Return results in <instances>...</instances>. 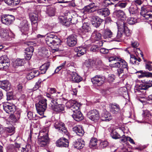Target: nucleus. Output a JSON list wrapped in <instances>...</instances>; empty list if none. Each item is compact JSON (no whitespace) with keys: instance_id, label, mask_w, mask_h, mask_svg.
<instances>
[{"instance_id":"f257e3e1","label":"nucleus","mask_w":152,"mask_h":152,"mask_svg":"<svg viewBox=\"0 0 152 152\" xmlns=\"http://www.w3.org/2000/svg\"><path fill=\"white\" fill-rule=\"evenodd\" d=\"M115 49V48H113L108 49V54L110 56L109 60L110 62L113 61H116L112 64V66L118 68L117 74L121 78L124 76L125 74L128 72V67L127 63L124 60L115 56L117 54Z\"/></svg>"},{"instance_id":"f03ea898","label":"nucleus","mask_w":152,"mask_h":152,"mask_svg":"<svg viewBox=\"0 0 152 152\" xmlns=\"http://www.w3.org/2000/svg\"><path fill=\"white\" fill-rule=\"evenodd\" d=\"M80 104L75 101L71 102V106L69 109L70 113H73L72 116L74 119L76 121H79L83 118V115L79 109Z\"/></svg>"},{"instance_id":"7ed1b4c3","label":"nucleus","mask_w":152,"mask_h":152,"mask_svg":"<svg viewBox=\"0 0 152 152\" xmlns=\"http://www.w3.org/2000/svg\"><path fill=\"white\" fill-rule=\"evenodd\" d=\"M46 44L49 46L54 48H58L61 45V41L59 38L52 33L48 34L45 39Z\"/></svg>"},{"instance_id":"20e7f679","label":"nucleus","mask_w":152,"mask_h":152,"mask_svg":"<svg viewBox=\"0 0 152 152\" xmlns=\"http://www.w3.org/2000/svg\"><path fill=\"white\" fill-rule=\"evenodd\" d=\"M34 45V43L32 41H28L25 43V45L29 46L25 49V58L26 60H29L31 58L33 55L34 48L32 45Z\"/></svg>"},{"instance_id":"39448f33","label":"nucleus","mask_w":152,"mask_h":152,"mask_svg":"<svg viewBox=\"0 0 152 152\" xmlns=\"http://www.w3.org/2000/svg\"><path fill=\"white\" fill-rule=\"evenodd\" d=\"M105 77L101 75H96L91 78L92 84L95 86L100 87L104 84L105 81Z\"/></svg>"},{"instance_id":"423d86ee","label":"nucleus","mask_w":152,"mask_h":152,"mask_svg":"<svg viewBox=\"0 0 152 152\" xmlns=\"http://www.w3.org/2000/svg\"><path fill=\"white\" fill-rule=\"evenodd\" d=\"M142 84H140L136 87L135 90V92L136 93L142 92V90H146L150 87L152 86V80L151 81H145V80H142Z\"/></svg>"},{"instance_id":"0eeeda50","label":"nucleus","mask_w":152,"mask_h":152,"mask_svg":"<svg viewBox=\"0 0 152 152\" xmlns=\"http://www.w3.org/2000/svg\"><path fill=\"white\" fill-rule=\"evenodd\" d=\"M99 6L95 5L94 2H91L89 4L85 6L81 10V12L86 14L91 13L95 11L97 8H99Z\"/></svg>"},{"instance_id":"6e6552de","label":"nucleus","mask_w":152,"mask_h":152,"mask_svg":"<svg viewBox=\"0 0 152 152\" xmlns=\"http://www.w3.org/2000/svg\"><path fill=\"white\" fill-rule=\"evenodd\" d=\"M113 16L117 18H118L119 20L117 23L118 26V23L123 21L125 22L126 20V16L124 12L122 10H116L114 11L113 13Z\"/></svg>"},{"instance_id":"1a4fd4ad","label":"nucleus","mask_w":152,"mask_h":152,"mask_svg":"<svg viewBox=\"0 0 152 152\" xmlns=\"http://www.w3.org/2000/svg\"><path fill=\"white\" fill-rule=\"evenodd\" d=\"M10 66V61L6 55H4L0 57V70L6 69Z\"/></svg>"},{"instance_id":"9d476101","label":"nucleus","mask_w":152,"mask_h":152,"mask_svg":"<svg viewBox=\"0 0 152 152\" xmlns=\"http://www.w3.org/2000/svg\"><path fill=\"white\" fill-rule=\"evenodd\" d=\"M67 80L68 81H72L74 83H78L83 80L81 77L78 75L77 73L72 72L68 74L67 77Z\"/></svg>"},{"instance_id":"9b49d317","label":"nucleus","mask_w":152,"mask_h":152,"mask_svg":"<svg viewBox=\"0 0 152 152\" xmlns=\"http://www.w3.org/2000/svg\"><path fill=\"white\" fill-rule=\"evenodd\" d=\"M120 21L118 23V28L120 29H122V32L124 33L126 36L127 37H129L132 33L131 31L128 28V24L126 22L124 21L121 22Z\"/></svg>"},{"instance_id":"f8f14e48","label":"nucleus","mask_w":152,"mask_h":152,"mask_svg":"<svg viewBox=\"0 0 152 152\" xmlns=\"http://www.w3.org/2000/svg\"><path fill=\"white\" fill-rule=\"evenodd\" d=\"M1 21L3 23L10 25L15 20L14 17L12 15H3L1 16Z\"/></svg>"},{"instance_id":"ddd939ff","label":"nucleus","mask_w":152,"mask_h":152,"mask_svg":"<svg viewBox=\"0 0 152 152\" xmlns=\"http://www.w3.org/2000/svg\"><path fill=\"white\" fill-rule=\"evenodd\" d=\"M87 116L92 121H96L99 117V111L96 109L91 110L88 112Z\"/></svg>"},{"instance_id":"4468645a","label":"nucleus","mask_w":152,"mask_h":152,"mask_svg":"<svg viewBox=\"0 0 152 152\" xmlns=\"http://www.w3.org/2000/svg\"><path fill=\"white\" fill-rule=\"evenodd\" d=\"M77 36L75 34L70 35L67 38V44L70 47L75 46L77 43Z\"/></svg>"},{"instance_id":"2eb2a0df","label":"nucleus","mask_w":152,"mask_h":152,"mask_svg":"<svg viewBox=\"0 0 152 152\" xmlns=\"http://www.w3.org/2000/svg\"><path fill=\"white\" fill-rule=\"evenodd\" d=\"M69 144L68 140L64 137L60 138L56 142L57 146L60 147H67L69 146Z\"/></svg>"},{"instance_id":"dca6fc26","label":"nucleus","mask_w":152,"mask_h":152,"mask_svg":"<svg viewBox=\"0 0 152 152\" xmlns=\"http://www.w3.org/2000/svg\"><path fill=\"white\" fill-rule=\"evenodd\" d=\"M59 21L62 24L65 26H68L71 23H75V22L73 21L74 19H71L70 18H69L68 16L59 18Z\"/></svg>"},{"instance_id":"f3484780","label":"nucleus","mask_w":152,"mask_h":152,"mask_svg":"<svg viewBox=\"0 0 152 152\" xmlns=\"http://www.w3.org/2000/svg\"><path fill=\"white\" fill-rule=\"evenodd\" d=\"M54 126L56 129L62 132L65 134H68L66 128L64 126V124L62 122H56L54 124Z\"/></svg>"},{"instance_id":"a211bd4d","label":"nucleus","mask_w":152,"mask_h":152,"mask_svg":"<svg viewBox=\"0 0 152 152\" xmlns=\"http://www.w3.org/2000/svg\"><path fill=\"white\" fill-rule=\"evenodd\" d=\"M3 109L5 112L8 113L12 114L15 110V106L14 105L5 103L3 104Z\"/></svg>"},{"instance_id":"6ab92c4d","label":"nucleus","mask_w":152,"mask_h":152,"mask_svg":"<svg viewBox=\"0 0 152 152\" xmlns=\"http://www.w3.org/2000/svg\"><path fill=\"white\" fill-rule=\"evenodd\" d=\"M110 112L114 114H117L121 111L119 105L116 103H112L109 105Z\"/></svg>"},{"instance_id":"aec40b11","label":"nucleus","mask_w":152,"mask_h":152,"mask_svg":"<svg viewBox=\"0 0 152 152\" xmlns=\"http://www.w3.org/2000/svg\"><path fill=\"white\" fill-rule=\"evenodd\" d=\"M104 20L97 16H94L92 17L91 23L93 26L96 28L99 27Z\"/></svg>"},{"instance_id":"412c9836","label":"nucleus","mask_w":152,"mask_h":152,"mask_svg":"<svg viewBox=\"0 0 152 152\" xmlns=\"http://www.w3.org/2000/svg\"><path fill=\"white\" fill-rule=\"evenodd\" d=\"M0 87L6 91L11 89V84L8 80L0 81Z\"/></svg>"},{"instance_id":"4be33fe9","label":"nucleus","mask_w":152,"mask_h":152,"mask_svg":"<svg viewBox=\"0 0 152 152\" xmlns=\"http://www.w3.org/2000/svg\"><path fill=\"white\" fill-rule=\"evenodd\" d=\"M99 7V8H97L98 9L97 10L98 15L105 17L108 16L110 14V11L107 8H101L100 7Z\"/></svg>"},{"instance_id":"5701e85b","label":"nucleus","mask_w":152,"mask_h":152,"mask_svg":"<svg viewBox=\"0 0 152 152\" xmlns=\"http://www.w3.org/2000/svg\"><path fill=\"white\" fill-rule=\"evenodd\" d=\"M74 147L78 149H81L85 145V142L82 139H80L73 142Z\"/></svg>"},{"instance_id":"b1692460","label":"nucleus","mask_w":152,"mask_h":152,"mask_svg":"<svg viewBox=\"0 0 152 152\" xmlns=\"http://www.w3.org/2000/svg\"><path fill=\"white\" fill-rule=\"evenodd\" d=\"M86 49L85 47H78L75 49V51L77 53L75 55L76 56L80 57L83 55L86 52Z\"/></svg>"},{"instance_id":"393cba45","label":"nucleus","mask_w":152,"mask_h":152,"mask_svg":"<svg viewBox=\"0 0 152 152\" xmlns=\"http://www.w3.org/2000/svg\"><path fill=\"white\" fill-rule=\"evenodd\" d=\"M0 36L4 41H9L11 39L8 33L6 30H1L0 31Z\"/></svg>"},{"instance_id":"a878e982","label":"nucleus","mask_w":152,"mask_h":152,"mask_svg":"<svg viewBox=\"0 0 152 152\" xmlns=\"http://www.w3.org/2000/svg\"><path fill=\"white\" fill-rule=\"evenodd\" d=\"M102 37L105 39L111 38L113 37V33L109 29H105L103 32Z\"/></svg>"},{"instance_id":"bb28decb","label":"nucleus","mask_w":152,"mask_h":152,"mask_svg":"<svg viewBox=\"0 0 152 152\" xmlns=\"http://www.w3.org/2000/svg\"><path fill=\"white\" fill-rule=\"evenodd\" d=\"M74 131L78 135L81 136L84 134V132L82 127L80 125H78L73 128Z\"/></svg>"},{"instance_id":"cd10ccee","label":"nucleus","mask_w":152,"mask_h":152,"mask_svg":"<svg viewBox=\"0 0 152 152\" xmlns=\"http://www.w3.org/2000/svg\"><path fill=\"white\" fill-rule=\"evenodd\" d=\"M56 9L53 7H48L46 11V14L49 17H53L55 15Z\"/></svg>"},{"instance_id":"c85d7f7f","label":"nucleus","mask_w":152,"mask_h":152,"mask_svg":"<svg viewBox=\"0 0 152 152\" xmlns=\"http://www.w3.org/2000/svg\"><path fill=\"white\" fill-rule=\"evenodd\" d=\"M65 106L63 104H57L52 106V109L55 112L60 113L64 110Z\"/></svg>"},{"instance_id":"c756f323","label":"nucleus","mask_w":152,"mask_h":152,"mask_svg":"<svg viewBox=\"0 0 152 152\" xmlns=\"http://www.w3.org/2000/svg\"><path fill=\"white\" fill-rule=\"evenodd\" d=\"M20 30L22 34L26 35L28 33V26L27 23H24L23 22L21 23Z\"/></svg>"},{"instance_id":"7c9ffc66","label":"nucleus","mask_w":152,"mask_h":152,"mask_svg":"<svg viewBox=\"0 0 152 152\" xmlns=\"http://www.w3.org/2000/svg\"><path fill=\"white\" fill-rule=\"evenodd\" d=\"M137 73H140L141 74L138 75L139 78H142L144 77H152V73L147 72L145 71L140 70L137 72Z\"/></svg>"},{"instance_id":"2f4dec72","label":"nucleus","mask_w":152,"mask_h":152,"mask_svg":"<svg viewBox=\"0 0 152 152\" xmlns=\"http://www.w3.org/2000/svg\"><path fill=\"white\" fill-rule=\"evenodd\" d=\"M102 34L97 31H94L91 36V38L94 41H98L101 39Z\"/></svg>"},{"instance_id":"473e14b6","label":"nucleus","mask_w":152,"mask_h":152,"mask_svg":"<svg viewBox=\"0 0 152 152\" xmlns=\"http://www.w3.org/2000/svg\"><path fill=\"white\" fill-rule=\"evenodd\" d=\"M4 2L9 6L14 7L19 4V0H4Z\"/></svg>"},{"instance_id":"72a5a7b5","label":"nucleus","mask_w":152,"mask_h":152,"mask_svg":"<svg viewBox=\"0 0 152 152\" xmlns=\"http://www.w3.org/2000/svg\"><path fill=\"white\" fill-rule=\"evenodd\" d=\"M50 62H48L44 64L40 67V73L44 74L45 73L47 70L50 66Z\"/></svg>"},{"instance_id":"f704fd0d","label":"nucleus","mask_w":152,"mask_h":152,"mask_svg":"<svg viewBox=\"0 0 152 152\" xmlns=\"http://www.w3.org/2000/svg\"><path fill=\"white\" fill-rule=\"evenodd\" d=\"M112 119V116L111 114L108 112H106L102 115L101 120L102 121H109Z\"/></svg>"},{"instance_id":"c9c22d12","label":"nucleus","mask_w":152,"mask_h":152,"mask_svg":"<svg viewBox=\"0 0 152 152\" xmlns=\"http://www.w3.org/2000/svg\"><path fill=\"white\" fill-rule=\"evenodd\" d=\"M29 17L32 23H36L37 22L38 15L34 13H30Z\"/></svg>"},{"instance_id":"e433bc0d","label":"nucleus","mask_w":152,"mask_h":152,"mask_svg":"<svg viewBox=\"0 0 152 152\" xmlns=\"http://www.w3.org/2000/svg\"><path fill=\"white\" fill-rule=\"evenodd\" d=\"M35 105L37 113L41 115H43L47 107H43L39 105H38L36 104H35Z\"/></svg>"},{"instance_id":"4c0bfd02","label":"nucleus","mask_w":152,"mask_h":152,"mask_svg":"<svg viewBox=\"0 0 152 152\" xmlns=\"http://www.w3.org/2000/svg\"><path fill=\"white\" fill-rule=\"evenodd\" d=\"M151 13L149 12H148L144 14V15H142L141 16L143 18V19L146 20H149V21H152V10H150Z\"/></svg>"},{"instance_id":"58836bf2","label":"nucleus","mask_w":152,"mask_h":152,"mask_svg":"<svg viewBox=\"0 0 152 152\" xmlns=\"http://www.w3.org/2000/svg\"><path fill=\"white\" fill-rule=\"evenodd\" d=\"M127 4V3L126 1H119L114 6L115 7H119L120 8H123L126 7Z\"/></svg>"},{"instance_id":"ea45409f","label":"nucleus","mask_w":152,"mask_h":152,"mask_svg":"<svg viewBox=\"0 0 152 152\" xmlns=\"http://www.w3.org/2000/svg\"><path fill=\"white\" fill-rule=\"evenodd\" d=\"M14 130V127H8L5 128L4 131V132L3 133V136L5 137H7L9 135L8 134H6V135H4V134L7 133H12L13 132Z\"/></svg>"},{"instance_id":"a19ab883","label":"nucleus","mask_w":152,"mask_h":152,"mask_svg":"<svg viewBox=\"0 0 152 152\" xmlns=\"http://www.w3.org/2000/svg\"><path fill=\"white\" fill-rule=\"evenodd\" d=\"M47 100L46 99L44 98H42V99L40 100L38 103L36 104L38 105L42 106L44 107H46L47 108Z\"/></svg>"},{"instance_id":"79ce46f5","label":"nucleus","mask_w":152,"mask_h":152,"mask_svg":"<svg viewBox=\"0 0 152 152\" xmlns=\"http://www.w3.org/2000/svg\"><path fill=\"white\" fill-rule=\"evenodd\" d=\"M48 50L47 47H43L41 48L40 50L41 54L40 55L43 57L47 56L48 54Z\"/></svg>"},{"instance_id":"37998d69","label":"nucleus","mask_w":152,"mask_h":152,"mask_svg":"<svg viewBox=\"0 0 152 152\" xmlns=\"http://www.w3.org/2000/svg\"><path fill=\"white\" fill-rule=\"evenodd\" d=\"M15 65L17 66H22L23 65L25 62V60L23 59L17 58L15 61Z\"/></svg>"},{"instance_id":"c03bdc74","label":"nucleus","mask_w":152,"mask_h":152,"mask_svg":"<svg viewBox=\"0 0 152 152\" xmlns=\"http://www.w3.org/2000/svg\"><path fill=\"white\" fill-rule=\"evenodd\" d=\"M149 10L147 7L145 5H143L141 7L140 14L141 15H144V14L149 12Z\"/></svg>"},{"instance_id":"a18cd8bd","label":"nucleus","mask_w":152,"mask_h":152,"mask_svg":"<svg viewBox=\"0 0 152 152\" xmlns=\"http://www.w3.org/2000/svg\"><path fill=\"white\" fill-rule=\"evenodd\" d=\"M118 29L119 30L116 37L118 40H116V41L118 42H120L123 35V32H122L123 30H122V29H120V28H118Z\"/></svg>"},{"instance_id":"49530a36","label":"nucleus","mask_w":152,"mask_h":152,"mask_svg":"<svg viewBox=\"0 0 152 152\" xmlns=\"http://www.w3.org/2000/svg\"><path fill=\"white\" fill-rule=\"evenodd\" d=\"M129 11L130 15L136 14L137 12V7L135 6H131L129 9Z\"/></svg>"},{"instance_id":"de8ad7c7","label":"nucleus","mask_w":152,"mask_h":152,"mask_svg":"<svg viewBox=\"0 0 152 152\" xmlns=\"http://www.w3.org/2000/svg\"><path fill=\"white\" fill-rule=\"evenodd\" d=\"M97 140L96 138H92L90 140L89 146L91 148L94 147L97 145Z\"/></svg>"},{"instance_id":"09e8293b","label":"nucleus","mask_w":152,"mask_h":152,"mask_svg":"<svg viewBox=\"0 0 152 152\" xmlns=\"http://www.w3.org/2000/svg\"><path fill=\"white\" fill-rule=\"evenodd\" d=\"M137 57L134 55L131 56V58L130 61V63L135 65H138L139 63L136 61Z\"/></svg>"},{"instance_id":"8fccbe9b","label":"nucleus","mask_w":152,"mask_h":152,"mask_svg":"<svg viewBox=\"0 0 152 152\" xmlns=\"http://www.w3.org/2000/svg\"><path fill=\"white\" fill-rule=\"evenodd\" d=\"M127 24L132 25L135 24L137 22L136 19L134 18H128L127 20Z\"/></svg>"},{"instance_id":"3c124183","label":"nucleus","mask_w":152,"mask_h":152,"mask_svg":"<svg viewBox=\"0 0 152 152\" xmlns=\"http://www.w3.org/2000/svg\"><path fill=\"white\" fill-rule=\"evenodd\" d=\"M111 135L113 138L117 139L121 137L120 135L118 134L115 130H113L111 134Z\"/></svg>"},{"instance_id":"603ef678","label":"nucleus","mask_w":152,"mask_h":152,"mask_svg":"<svg viewBox=\"0 0 152 152\" xmlns=\"http://www.w3.org/2000/svg\"><path fill=\"white\" fill-rule=\"evenodd\" d=\"M108 142L107 141H102L99 144V147L101 148H106L108 145Z\"/></svg>"},{"instance_id":"864d4df0","label":"nucleus","mask_w":152,"mask_h":152,"mask_svg":"<svg viewBox=\"0 0 152 152\" xmlns=\"http://www.w3.org/2000/svg\"><path fill=\"white\" fill-rule=\"evenodd\" d=\"M46 136H48V132L45 131V130H42L39 132V137H45Z\"/></svg>"},{"instance_id":"5fc2aeb1","label":"nucleus","mask_w":152,"mask_h":152,"mask_svg":"<svg viewBox=\"0 0 152 152\" xmlns=\"http://www.w3.org/2000/svg\"><path fill=\"white\" fill-rule=\"evenodd\" d=\"M38 143L39 146L41 147H47L48 143L45 142H42V141L40 139L38 140Z\"/></svg>"},{"instance_id":"6e6d98bb","label":"nucleus","mask_w":152,"mask_h":152,"mask_svg":"<svg viewBox=\"0 0 152 152\" xmlns=\"http://www.w3.org/2000/svg\"><path fill=\"white\" fill-rule=\"evenodd\" d=\"M51 100V102L50 104L51 105V108L52 109V106H54L58 104L57 102V100L55 96H54Z\"/></svg>"},{"instance_id":"4d7b16f0","label":"nucleus","mask_w":152,"mask_h":152,"mask_svg":"<svg viewBox=\"0 0 152 152\" xmlns=\"http://www.w3.org/2000/svg\"><path fill=\"white\" fill-rule=\"evenodd\" d=\"M12 146L14 147V150L15 151H16L17 152L18 150H19V148L20 147V145L17 143H15L14 145H10L8 146L10 147Z\"/></svg>"},{"instance_id":"13d9d810","label":"nucleus","mask_w":152,"mask_h":152,"mask_svg":"<svg viewBox=\"0 0 152 152\" xmlns=\"http://www.w3.org/2000/svg\"><path fill=\"white\" fill-rule=\"evenodd\" d=\"M83 29L86 32H88L90 31V28L86 23H84L83 24L82 26Z\"/></svg>"},{"instance_id":"bf43d9fd","label":"nucleus","mask_w":152,"mask_h":152,"mask_svg":"<svg viewBox=\"0 0 152 152\" xmlns=\"http://www.w3.org/2000/svg\"><path fill=\"white\" fill-rule=\"evenodd\" d=\"M9 120L10 121L12 122H15L17 121L16 119L15 118V116L14 114L12 113L11 114L9 118Z\"/></svg>"},{"instance_id":"052dcab7","label":"nucleus","mask_w":152,"mask_h":152,"mask_svg":"<svg viewBox=\"0 0 152 152\" xmlns=\"http://www.w3.org/2000/svg\"><path fill=\"white\" fill-rule=\"evenodd\" d=\"M41 140L42 141V142H46L48 143V140H49V137L48 136H45V137H39L38 138V140Z\"/></svg>"},{"instance_id":"680f3d73","label":"nucleus","mask_w":152,"mask_h":152,"mask_svg":"<svg viewBox=\"0 0 152 152\" xmlns=\"http://www.w3.org/2000/svg\"><path fill=\"white\" fill-rule=\"evenodd\" d=\"M99 49V47L97 45H94L91 47L90 50L93 52H95L97 51Z\"/></svg>"},{"instance_id":"e2e57ef3","label":"nucleus","mask_w":152,"mask_h":152,"mask_svg":"<svg viewBox=\"0 0 152 152\" xmlns=\"http://www.w3.org/2000/svg\"><path fill=\"white\" fill-rule=\"evenodd\" d=\"M34 74V73H32L31 72L28 73L26 76L27 79L28 80H30L35 77V76Z\"/></svg>"},{"instance_id":"0e129e2a","label":"nucleus","mask_w":152,"mask_h":152,"mask_svg":"<svg viewBox=\"0 0 152 152\" xmlns=\"http://www.w3.org/2000/svg\"><path fill=\"white\" fill-rule=\"evenodd\" d=\"M33 113L29 111L27 113V116L28 117V118L30 120H35V117H34L33 116Z\"/></svg>"},{"instance_id":"69168bd1","label":"nucleus","mask_w":152,"mask_h":152,"mask_svg":"<svg viewBox=\"0 0 152 152\" xmlns=\"http://www.w3.org/2000/svg\"><path fill=\"white\" fill-rule=\"evenodd\" d=\"M99 50L101 53L102 54L108 53L109 52V50L108 49L103 48H101Z\"/></svg>"},{"instance_id":"338daca9","label":"nucleus","mask_w":152,"mask_h":152,"mask_svg":"<svg viewBox=\"0 0 152 152\" xmlns=\"http://www.w3.org/2000/svg\"><path fill=\"white\" fill-rule=\"evenodd\" d=\"M13 93L11 92H9L7 93V99L8 100H10L13 98Z\"/></svg>"},{"instance_id":"774afa93","label":"nucleus","mask_w":152,"mask_h":152,"mask_svg":"<svg viewBox=\"0 0 152 152\" xmlns=\"http://www.w3.org/2000/svg\"><path fill=\"white\" fill-rule=\"evenodd\" d=\"M48 91L49 93L53 95V94H56V96L57 95L56 93V89L54 88H50L48 89Z\"/></svg>"}]
</instances>
